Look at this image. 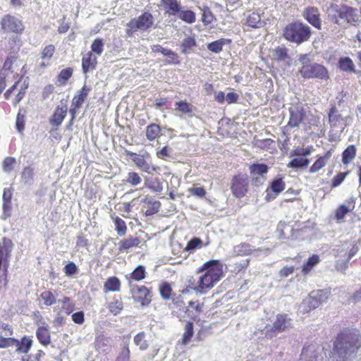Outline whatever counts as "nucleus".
<instances>
[{
    "instance_id": "6e6552de",
    "label": "nucleus",
    "mask_w": 361,
    "mask_h": 361,
    "mask_svg": "<svg viewBox=\"0 0 361 361\" xmlns=\"http://www.w3.org/2000/svg\"><path fill=\"white\" fill-rule=\"evenodd\" d=\"M202 272L219 281L223 276V264L217 259L209 260L199 268L198 273Z\"/></svg>"
},
{
    "instance_id": "8fccbe9b",
    "label": "nucleus",
    "mask_w": 361,
    "mask_h": 361,
    "mask_svg": "<svg viewBox=\"0 0 361 361\" xmlns=\"http://www.w3.org/2000/svg\"><path fill=\"white\" fill-rule=\"evenodd\" d=\"M312 152V147H308L307 148L298 147L290 152L292 157H308Z\"/></svg>"
},
{
    "instance_id": "aec40b11",
    "label": "nucleus",
    "mask_w": 361,
    "mask_h": 361,
    "mask_svg": "<svg viewBox=\"0 0 361 361\" xmlns=\"http://www.w3.org/2000/svg\"><path fill=\"white\" fill-rule=\"evenodd\" d=\"M97 63V57L93 55L92 51L87 53L82 60V67L84 73H87L90 71L95 69Z\"/></svg>"
},
{
    "instance_id": "13d9d810",
    "label": "nucleus",
    "mask_w": 361,
    "mask_h": 361,
    "mask_svg": "<svg viewBox=\"0 0 361 361\" xmlns=\"http://www.w3.org/2000/svg\"><path fill=\"white\" fill-rule=\"evenodd\" d=\"M329 292L326 290H317L312 291V297L317 298L320 304L325 302L328 298Z\"/></svg>"
},
{
    "instance_id": "72a5a7b5",
    "label": "nucleus",
    "mask_w": 361,
    "mask_h": 361,
    "mask_svg": "<svg viewBox=\"0 0 361 361\" xmlns=\"http://www.w3.org/2000/svg\"><path fill=\"white\" fill-rule=\"evenodd\" d=\"M121 282L116 277H111L107 279L104 286V290L107 291H118L120 290Z\"/></svg>"
},
{
    "instance_id": "c03bdc74",
    "label": "nucleus",
    "mask_w": 361,
    "mask_h": 361,
    "mask_svg": "<svg viewBox=\"0 0 361 361\" xmlns=\"http://www.w3.org/2000/svg\"><path fill=\"white\" fill-rule=\"evenodd\" d=\"M319 262V256L313 255L310 257L307 262L302 267V272L304 274L308 273Z\"/></svg>"
},
{
    "instance_id": "f03ea898",
    "label": "nucleus",
    "mask_w": 361,
    "mask_h": 361,
    "mask_svg": "<svg viewBox=\"0 0 361 361\" xmlns=\"http://www.w3.org/2000/svg\"><path fill=\"white\" fill-rule=\"evenodd\" d=\"M298 61L301 64L299 72L303 78L324 80L329 78L327 69L323 65L313 62L310 54H300Z\"/></svg>"
},
{
    "instance_id": "4468645a",
    "label": "nucleus",
    "mask_w": 361,
    "mask_h": 361,
    "mask_svg": "<svg viewBox=\"0 0 361 361\" xmlns=\"http://www.w3.org/2000/svg\"><path fill=\"white\" fill-rule=\"evenodd\" d=\"M290 118L288 126L291 128H295L302 121L305 113L303 107L300 105H296L289 109Z\"/></svg>"
},
{
    "instance_id": "5fc2aeb1",
    "label": "nucleus",
    "mask_w": 361,
    "mask_h": 361,
    "mask_svg": "<svg viewBox=\"0 0 361 361\" xmlns=\"http://www.w3.org/2000/svg\"><path fill=\"white\" fill-rule=\"evenodd\" d=\"M116 361H130V349L128 343H125Z\"/></svg>"
},
{
    "instance_id": "052dcab7",
    "label": "nucleus",
    "mask_w": 361,
    "mask_h": 361,
    "mask_svg": "<svg viewBox=\"0 0 361 361\" xmlns=\"http://www.w3.org/2000/svg\"><path fill=\"white\" fill-rule=\"evenodd\" d=\"M284 188L285 183L281 178H277L274 180L271 185V188L276 193V195L283 190Z\"/></svg>"
},
{
    "instance_id": "1a4fd4ad",
    "label": "nucleus",
    "mask_w": 361,
    "mask_h": 361,
    "mask_svg": "<svg viewBox=\"0 0 361 361\" xmlns=\"http://www.w3.org/2000/svg\"><path fill=\"white\" fill-rule=\"evenodd\" d=\"M252 183L257 186L262 185L265 181V174L268 172V166L264 164H253L249 167Z\"/></svg>"
},
{
    "instance_id": "6ab92c4d",
    "label": "nucleus",
    "mask_w": 361,
    "mask_h": 361,
    "mask_svg": "<svg viewBox=\"0 0 361 361\" xmlns=\"http://www.w3.org/2000/svg\"><path fill=\"white\" fill-rule=\"evenodd\" d=\"M67 106L63 104L58 106L52 116L49 119L50 124L54 127H59L62 123L67 114Z\"/></svg>"
},
{
    "instance_id": "e433bc0d",
    "label": "nucleus",
    "mask_w": 361,
    "mask_h": 361,
    "mask_svg": "<svg viewBox=\"0 0 361 361\" xmlns=\"http://www.w3.org/2000/svg\"><path fill=\"white\" fill-rule=\"evenodd\" d=\"M338 66L343 71L355 72V65L349 57L341 58L338 61Z\"/></svg>"
},
{
    "instance_id": "bb28decb",
    "label": "nucleus",
    "mask_w": 361,
    "mask_h": 361,
    "mask_svg": "<svg viewBox=\"0 0 361 361\" xmlns=\"http://www.w3.org/2000/svg\"><path fill=\"white\" fill-rule=\"evenodd\" d=\"M90 90L89 87L84 85L78 94L73 97L71 106L80 108L83 104L85 99L87 97Z\"/></svg>"
},
{
    "instance_id": "2f4dec72",
    "label": "nucleus",
    "mask_w": 361,
    "mask_h": 361,
    "mask_svg": "<svg viewBox=\"0 0 361 361\" xmlns=\"http://www.w3.org/2000/svg\"><path fill=\"white\" fill-rule=\"evenodd\" d=\"M14 56H8L7 57L6 61L4 62V66L2 69L0 71V80H5L6 77H8L9 73H13V71L12 69V64L15 61Z\"/></svg>"
},
{
    "instance_id": "3c124183",
    "label": "nucleus",
    "mask_w": 361,
    "mask_h": 361,
    "mask_svg": "<svg viewBox=\"0 0 361 361\" xmlns=\"http://www.w3.org/2000/svg\"><path fill=\"white\" fill-rule=\"evenodd\" d=\"M26 111L25 109H20L17 115L16 118V128L19 132H22L24 129L25 124V116Z\"/></svg>"
},
{
    "instance_id": "393cba45",
    "label": "nucleus",
    "mask_w": 361,
    "mask_h": 361,
    "mask_svg": "<svg viewBox=\"0 0 361 361\" xmlns=\"http://www.w3.org/2000/svg\"><path fill=\"white\" fill-rule=\"evenodd\" d=\"M145 203L147 206V209L145 211L146 216H151L158 212L161 207L160 202L152 197H147L145 200Z\"/></svg>"
},
{
    "instance_id": "5701e85b",
    "label": "nucleus",
    "mask_w": 361,
    "mask_h": 361,
    "mask_svg": "<svg viewBox=\"0 0 361 361\" xmlns=\"http://www.w3.org/2000/svg\"><path fill=\"white\" fill-rule=\"evenodd\" d=\"M36 336L39 342L43 345H48L51 343V335L48 326H40L37 329Z\"/></svg>"
},
{
    "instance_id": "49530a36",
    "label": "nucleus",
    "mask_w": 361,
    "mask_h": 361,
    "mask_svg": "<svg viewBox=\"0 0 361 361\" xmlns=\"http://www.w3.org/2000/svg\"><path fill=\"white\" fill-rule=\"evenodd\" d=\"M115 229L117 233L120 235H124L127 231V227L125 221L119 217H116L114 219Z\"/></svg>"
},
{
    "instance_id": "4c0bfd02",
    "label": "nucleus",
    "mask_w": 361,
    "mask_h": 361,
    "mask_svg": "<svg viewBox=\"0 0 361 361\" xmlns=\"http://www.w3.org/2000/svg\"><path fill=\"white\" fill-rule=\"evenodd\" d=\"M177 17L189 24L195 23L196 20L195 14L193 11L190 10H183L182 8Z\"/></svg>"
},
{
    "instance_id": "58836bf2",
    "label": "nucleus",
    "mask_w": 361,
    "mask_h": 361,
    "mask_svg": "<svg viewBox=\"0 0 361 361\" xmlns=\"http://www.w3.org/2000/svg\"><path fill=\"white\" fill-rule=\"evenodd\" d=\"M272 57L276 61H285L288 58V49L285 47H277L273 51Z\"/></svg>"
},
{
    "instance_id": "412c9836",
    "label": "nucleus",
    "mask_w": 361,
    "mask_h": 361,
    "mask_svg": "<svg viewBox=\"0 0 361 361\" xmlns=\"http://www.w3.org/2000/svg\"><path fill=\"white\" fill-rule=\"evenodd\" d=\"M14 345L17 347L16 351L18 353L27 354L32 345V340L31 338L25 336L20 341L17 339V342H15Z\"/></svg>"
},
{
    "instance_id": "7ed1b4c3",
    "label": "nucleus",
    "mask_w": 361,
    "mask_h": 361,
    "mask_svg": "<svg viewBox=\"0 0 361 361\" xmlns=\"http://www.w3.org/2000/svg\"><path fill=\"white\" fill-rule=\"evenodd\" d=\"M311 34L310 27L300 21L289 23L283 30L284 38L297 44L309 40Z\"/></svg>"
},
{
    "instance_id": "e2e57ef3",
    "label": "nucleus",
    "mask_w": 361,
    "mask_h": 361,
    "mask_svg": "<svg viewBox=\"0 0 361 361\" xmlns=\"http://www.w3.org/2000/svg\"><path fill=\"white\" fill-rule=\"evenodd\" d=\"M214 19V16L209 8L205 7L202 9V20L205 25L210 24Z\"/></svg>"
},
{
    "instance_id": "423d86ee",
    "label": "nucleus",
    "mask_w": 361,
    "mask_h": 361,
    "mask_svg": "<svg viewBox=\"0 0 361 361\" xmlns=\"http://www.w3.org/2000/svg\"><path fill=\"white\" fill-rule=\"evenodd\" d=\"M13 247L12 240L7 238H4L0 242V283L6 277Z\"/></svg>"
},
{
    "instance_id": "9d476101",
    "label": "nucleus",
    "mask_w": 361,
    "mask_h": 361,
    "mask_svg": "<svg viewBox=\"0 0 361 361\" xmlns=\"http://www.w3.org/2000/svg\"><path fill=\"white\" fill-rule=\"evenodd\" d=\"M1 26L6 32H21L24 30L22 21L9 14L2 18Z\"/></svg>"
},
{
    "instance_id": "c9c22d12",
    "label": "nucleus",
    "mask_w": 361,
    "mask_h": 361,
    "mask_svg": "<svg viewBox=\"0 0 361 361\" xmlns=\"http://www.w3.org/2000/svg\"><path fill=\"white\" fill-rule=\"evenodd\" d=\"M161 128L159 125L152 123L147 127L146 137L149 141L154 140L160 133Z\"/></svg>"
},
{
    "instance_id": "de8ad7c7",
    "label": "nucleus",
    "mask_w": 361,
    "mask_h": 361,
    "mask_svg": "<svg viewBox=\"0 0 361 361\" xmlns=\"http://www.w3.org/2000/svg\"><path fill=\"white\" fill-rule=\"evenodd\" d=\"M145 268L144 266L139 265L130 274V277L135 281H140L145 277Z\"/></svg>"
},
{
    "instance_id": "338daca9",
    "label": "nucleus",
    "mask_w": 361,
    "mask_h": 361,
    "mask_svg": "<svg viewBox=\"0 0 361 361\" xmlns=\"http://www.w3.org/2000/svg\"><path fill=\"white\" fill-rule=\"evenodd\" d=\"M17 339L14 338H4L0 336V348H7L13 346Z\"/></svg>"
},
{
    "instance_id": "f257e3e1",
    "label": "nucleus",
    "mask_w": 361,
    "mask_h": 361,
    "mask_svg": "<svg viewBox=\"0 0 361 361\" xmlns=\"http://www.w3.org/2000/svg\"><path fill=\"white\" fill-rule=\"evenodd\" d=\"M361 350V336L357 331L346 330L336 338L332 355L337 361H345L353 357Z\"/></svg>"
},
{
    "instance_id": "0e129e2a",
    "label": "nucleus",
    "mask_w": 361,
    "mask_h": 361,
    "mask_svg": "<svg viewBox=\"0 0 361 361\" xmlns=\"http://www.w3.org/2000/svg\"><path fill=\"white\" fill-rule=\"evenodd\" d=\"M159 291L161 297L165 299H169L171 293V288L170 285L167 283H163L160 285L159 287Z\"/></svg>"
},
{
    "instance_id": "bf43d9fd",
    "label": "nucleus",
    "mask_w": 361,
    "mask_h": 361,
    "mask_svg": "<svg viewBox=\"0 0 361 361\" xmlns=\"http://www.w3.org/2000/svg\"><path fill=\"white\" fill-rule=\"evenodd\" d=\"M304 304L308 306L309 310L315 309L321 305L317 298L312 297V292L310 294L309 297L304 300Z\"/></svg>"
},
{
    "instance_id": "603ef678",
    "label": "nucleus",
    "mask_w": 361,
    "mask_h": 361,
    "mask_svg": "<svg viewBox=\"0 0 361 361\" xmlns=\"http://www.w3.org/2000/svg\"><path fill=\"white\" fill-rule=\"evenodd\" d=\"M40 298L47 306H50L56 302V297L51 292L48 290L42 292L40 295Z\"/></svg>"
},
{
    "instance_id": "cd10ccee",
    "label": "nucleus",
    "mask_w": 361,
    "mask_h": 361,
    "mask_svg": "<svg viewBox=\"0 0 361 361\" xmlns=\"http://www.w3.org/2000/svg\"><path fill=\"white\" fill-rule=\"evenodd\" d=\"M331 157V152H327L324 157H320L310 167V172L311 173H316L324 167Z\"/></svg>"
},
{
    "instance_id": "2eb2a0df",
    "label": "nucleus",
    "mask_w": 361,
    "mask_h": 361,
    "mask_svg": "<svg viewBox=\"0 0 361 361\" xmlns=\"http://www.w3.org/2000/svg\"><path fill=\"white\" fill-rule=\"evenodd\" d=\"M133 297L140 301L142 305H148L150 301V292L148 288L144 286L133 287L131 288Z\"/></svg>"
},
{
    "instance_id": "20e7f679",
    "label": "nucleus",
    "mask_w": 361,
    "mask_h": 361,
    "mask_svg": "<svg viewBox=\"0 0 361 361\" xmlns=\"http://www.w3.org/2000/svg\"><path fill=\"white\" fill-rule=\"evenodd\" d=\"M154 21L155 18L153 15L149 11H145L127 23L126 34L130 37L137 31H149L154 27Z\"/></svg>"
},
{
    "instance_id": "6e6d98bb",
    "label": "nucleus",
    "mask_w": 361,
    "mask_h": 361,
    "mask_svg": "<svg viewBox=\"0 0 361 361\" xmlns=\"http://www.w3.org/2000/svg\"><path fill=\"white\" fill-rule=\"evenodd\" d=\"M16 160L13 157H8L3 161V170L6 173H10L14 168Z\"/></svg>"
},
{
    "instance_id": "09e8293b",
    "label": "nucleus",
    "mask_w": 361,
    "mask_h": 361,
    "mask_svg": "<svg viewBox=\"0 0 361 361\" xmlns=\"http://www.w3.org/2000/svg\"><path fill=\"white\" fill-rule=\"evenodd\" d=\"M134 343L139 346L141 350H145L148 348V344L145 340L144 332L139 333L134 337Z\"/></svg>"
},
{
    "instance_id": "a878e982",
    "label": "nucleus",
    "mask_w": 361,
    "mask_h": 361,
    "mask_svg": "<svg viewBox=\"0 0 361 361\" xmlns=\"http://www.w3.org/2000/svg\"><path fill=\"white\" fill-rule=\"evenodd\" d=\"M141 243L139 238L132 236L122 240L118 243V250L120 251L128 250L133 247H137Z\"/></svg>"
},
{
    "instance_id": "ddd939ff",
    "label": "nucleus",
    "mask_w": 361,
    "mask_h": 361,
    "mask_svg": "<svg viewBox=\"0 0 361 361\" xmlns=\"http://www.w3.org/2000/svg\"><path fill=\"white\" fill-rule=\"evenodd\" d=\"M128 154L135 166L141 171L149 174H152L157 171V167L154 166L149 161H147L143 156L137 155L133 152H130Z\"/></svg>"
},
{
    "instance_id": "f3484780",
    "label": "nucleus",
    "mask_w": 361,
    "mask_h": 361,
    "mask_svg": "<svg viewBox=\"0 0 361 361\" xmlns=\"http://www.w3.org/2000/svg\"><path fill=\"white\" fill-rule=\"evenodd\" d=\"M329 120L331 127L342 132L345 127V121L336 107H332L329 114Z\"/></svg>"
},
{
    "instance_id": "a211bd4d",
    "label": "nucleus",
    "mask_w": 361,
    "mask_h": 361,
    "mask_svg": "<svg viewBox=\"0 0 361 361\" xmlns=\"http://www.w3.org/2000/svg\"><path fill=\"white\" fill-rule=\"evenodd\" d=\"M161 4L163 6L165 14L169 16H178L181 11V4L178 0H161Z\"/></svg>"
},
{
    "instance_id": "473e14b6",
    "label": "nucleus",
    "mask_w": 361,
    "mask_h": 361,
    "mask_svg": "<svg viewBox=\"0 0 361 361\" xmlns=\"http://www.w3.org/2000/svg\"><path fill=\"white\" fill-rule=\"evenodd\" d=\"M247 24L252 27L258 28L264 25V22L259 13L253 12L247 17Z\"/></svg>"
},
{
    "instance_id": "a18cd8bd",
    "label": "nucleus",
    "mask_w": 361,
    "mask_h": 361,
    "mask_svg": "<svg viewBox=\"0 0 361 361\" xmlns=\"http://www.w3.org/2000/svg\"><path fill=\"white\" fill-rule=\"evenodd\" d=\"M104 43L100 38L95 39L91 45V51L98 56H100L104 50Z\"/></svg>"
},
{
    "instance_id": "f704fd0d",
    "label": "nucleus",
    "mask_w": 361,
    "mask_h": 361,
    "mask_svg": "<svg viewBox=\"0 0 361 361\" xmlns=\"http://www.w3.org/2000/svg\"><path fill=\"white\" fill-rule=\"evenodd\" d=\"M356 155V148L355 145H351L348 146L343 152L342 162L343 164H349Z\"/></svg>"
},
{
    "instance_id": "79ce46f5",
    "label": "nucleus",
    "mask_w": 361,
    "mask_h": 361,
    "mask_svg": "<svg viewBox=\"0 0 361 361\" xmlns=\"http://www.w3.org/2000/svg\"><path fill=\"white\" fill-rule=\"evenodd\" d=\"M310 161L306 158L299 157L292 159L288 164V167L298 169L306 167L309 165Z\"/></svg>"
},
{
    "instance_id": "a19ab883",
    "label": "nucleus",
    "mask_w": 361,
    "mask_h": 361,
    "mask_svg": "<svg viewBox=\"0 0 361 361\" xmlns=\"http://www.w3.org/2000/svg\"><path fill=\"white\" fill-rule=\"evenodd\" d=\"M152 52L153 53H161L164 56H167L169 58L173 59L175 56H176V54L171 51V49H165L162 47L159 44H154L151 47Z\"/></svg>"
},
{
    "instance_id": "774afa93",
    "label": "nucleus",
    "mask_w": 361,
    "mask_h": 361,
    "mask_svg": "<svg viewBox=\"0 0 361 361\" xmlns=\"http://www.w3.org/2000/svg\"><path fill=\"white\" fill-rule=\"evenodd\" d=\"M55 51V47L52 44L47 45L44 47L42 52V58L43 59L49 60L53 56Z\"/></svg>"
},
{
    "instance_id": "f8f14e48",
    "label": "nucleus",
    "mask_w": 361,
    "mask_h": 361,
    "mask_svg": "<svg viewBox=\"0 0 361 361\" xmlns=\"http://www.w3.org/2000/svg\"><path fill=\"white\" fill-rule=\"evenodd\" d=\"M303 18L312 26L318 30L322 29V20L320 12L316 7L310 6L306 8L302 12Z\"/></svg>"
},
{
    "instance_id": "ea45409f",
    "label": "nucleus",
    "mask_w": 361,
    "mask_h": 361,
    "mask_svg": "<svg viewBox=\"0 0 361 361\" xmlns=\"http://www.w3.org/2000/svg\"><path fill=\"white\" fill-rule=\"evenodd\" d=\"M193 334V323L188 322L185 326V331L183 335L182 343L183 345L188 344L190 341Z\"/></svg>"
},
{
    "instance_id": "9b49d317",
    "label": "nucleus",
    "mask_w": 361,
    "mask_h": 361,
    "mask_svg": "<svg viewBox=\"0 0 361 361\" xmlns=\"http://www.w3.org/2000/svg\"><path fill=\"white\" fill-rule=\"evenodd\" d=\"M219 281L209 275L202 274L199 276L196 285L194 286V290L200 293H207Z\"/></svg>"
},
{
    "instance_id": "39448f33",
    "label": "nucleus",
    "mask_w": 361,
    "mask_h": 361,
    "mask_svg": "<svg viewBox=\"0 0 361 361\" xmlns=\"http://www.w3.org/2000/svg\"><path fill=\"white\" fill-rule=\"evenodd\" d=\"M293 327V321L288 314H279L276 316L273 325L269 327L266 326L264 335L267 338H272L276 336L279 333L288 331Z\"/></svg>"
},
{
    "instance_id": "dca6fc26",
    "label": "nucleus",
    "mask_w": 361,
    "mask_h": 361,
    "mask_svg": "<svg viewBox=\"0 0 361 361\" xmlns=\"http://www.w3.org/2000/svg\"><path fill=\"white\" fill-rule=\"evenodd\" d=\"M175 111L180 116L186 115L189 118L195 116L196 107L186 101H178L175 104Z\"/></svg>"
},
{
    "instance_id": "4d7b16f0",
    "label": "nucleus",
    "mask_w": 361,
    "mask_h": 361,
    "mask_svg": "<svg viewBox=\"0 0 361 361\" xmlns=\"http://www.w3.org/2000/svg\"><path fill=\"white\" fill-rule=\"evenodd\" d=\"M73 69L71 68H68L66 69H63L58 77V81L61 84H65L66 82L72 76Z\"/></svg>"
},
{
    "instance_id": "4be33fe9",
    "label": "nucleus",
    "mask_w": 361,
    "mask_h": 361,
    "mask_svg": "<svg viewBox=\"0 0 361 361\" xmlns=\"http://www.w3.org/2000/svg\"><path fill=\"white\" fill-rule=\"evenodd\" d=\"M197 46L195 36H186L181 42L180 49L183 54L187 55L193 51Z\"/></svg>"
},
{
    "instance_id": "c756f323",
    "label": "nucleus",
    "mask_w": 361,
    "mask_h": 361,
    "mask_svg": "<svg viewBox=\"0 0 361 361\" xmlns=\"http://www.w3.org/2000/svg\"><path fill=\"white\" fill-rule=\"evenodd\" d=\"M145 185L153 192H160L163 190L161 183L158 178H145Z\"/></svg>"
},
{
    "instance_id": "864d4df0",
    "label": "nucleus",
    "mask_w": 361,
    "mask_h": 361,
    "mask_svg": "<svg viewBox=\"0 0 361 361\" xmlns=\"http://www.w3.org/2000/svg\"><path fill=\"white\" fill-rule=\"evenodd\" d=\"M251 251V246L247 243H243L234 247V252L238 255H247L250 254Z\"/></svg>"
},
{
    "instance_id": "680f3d73",
    "label": "nucleus",
    "mask_w": 361,
    "mask_h": 361,
    "mask_svg": "<svg viewBox=\"0 0 361 361\" xmlns=\"http://www.w3.org/2000/svg\"><path fill=\"white\" fill-rule=\"evenodd\" d=\"M354 208V206H353V208H350V207H347L344 204L341 205L336 210V217L338 220H341L344 218L345 214L348 213L350 211H351Z\"/></svg>"
},
{
    "instance_id": "69168bd1",
    "label": "nucleus",
    "mask_w": 361,
    "mask_h": 361,
    "mask_svg": "<svg viewBox=\"0 0 361 361\" xmlns=\"http://www.w3.org/2000/svg\"><path fill=\"white\" fill-rule=\"evenodd\" d=\"M12 194L8 189H4V194H3V200H4V204H3V209L4 211V213L6 212V210L10 209V203L11 200Z\"/></svg>"
},
{
    "instance_id": "37998d69",
    "label": "nucleus",
    "mask_w": 361,
    "mask_h": 361,
    "mask_svg": "<svg viewBox=\"0 0 361 361\" xmlns=\"http://www.w3.org/2000/svg\"><path fill=\"white\" fill-rule=\"evenodd\" d=\"M126 182L132 186H137L141 183L142 178L137 173L130 171L126 178Z\"/></svg>"
},
{
    "instance_id": "7c9ffc66",
    "label": "nucleus",
    "mask_w": 361,
    "mask_h": 361,
    "mask_svg": "<svg viewBox=\"0 0 361 361\" xmlns=\"http://www.w3.org/2000/svg\"><path fill=\"white\" fill-rule=\"evenodd\" d=\"M107 308L114 316L119 314L123 309V303L121 299L113 298L108 303Z\"/></svg>"
},
{
    "instance_id": "b1692460",
    "label": "nucleus",
    "mask_w": 361,
    "mask_h": 361,
    "mask_svg": "<svg viewBox=\"0 0 361 361\" xmlns=\"http://www.w3.org/2000/svg\"><path fill=\"white\" fill-rule=\"evenodd\" d=\"M231 42V39L221 38L211 43H209L207 45V48L209 51L219 54L223 50V47L228 44Z\"/></svg>"
},
{
    "instance_id": "0eeeda50",
    "label": "nucleus",
    "mask_w": 361,
    "mask_h": 361,
    "mask_svg": "<svg viewBox=\"0 0 361 361\" xmlns=\"http://www.w3.org/2000/svg\"><path fill=\"white\" fill-rule=\"evenodd\" d=\"M249 180L245 175H238L233 178L231 189L233 195L237 198L245 196L248 191Z\"/></svg>"
},
{
    "instance_id": "c85d7f7f",
    "label": "nucleus",
    "mask_w": 361,
    "mask_h": 361,
    "mask_svg": "<svg viewBox=\"0 0 361 361\" xmlns=\"http://www.w3.org/2000/svg\"><path fill=\"white\" fill-rule=\"evenodd\" d=\"M34 169L30 166L23 169L21 173V183L26 186H30L34 183Z\"/></svg>"
}]
</instances>
